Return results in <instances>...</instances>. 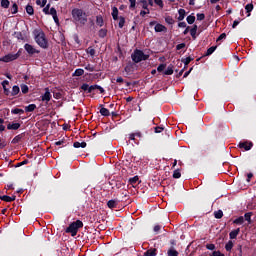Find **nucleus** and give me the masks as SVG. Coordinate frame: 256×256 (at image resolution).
Listing matches in <instances>:
<instances>
[{
	"label": "nucleus",
	"mask_w": 256,
	"mask_h": 256,
	"mask_svg": "<svg viewBox=\"0 0 256 256\" xmlns=\"http://www.w3.org/2000/svg\"><path fill=\"white\" fill-rule=\"evenodd\" d=\"M226 37H227V34L222 33V34L218 37L217 41H222V39H226Z\"/></svg>",
	"instance_id": "nucleus-61"
},
{
	"label": "nucleus",
	"mask_w": 256,
	"mask_h": 256,
	"mask_svg": "<svg viewBox=\"0 0 256 256\" xmlns=\"http://www.w3.org/2000/svg\"><path fill=\"white\" fill-rule=\"evenodd\" d=\"M193 61V58L191 56L186 57L184 59H182V62L184 63V65H188Z\"/></svg>",
	"instance_id": "nucleus-37"
},
{
	"label": "nucleus",
	"mask_w": 256,
	"mask_h": 256,
	"mask_svg": "<svg viewBox=\"0 0 256 256\" xmlns=\"http://www.w3.org/2000/svg\"><path fill=\"white\" fill-rule=\"evenodd\" d=\"M1 201H6V203H11L12 201H15V196H1L0 197Z\"/></svg>",
	"instance_id": "nucleus-13"
},
{
	"label": "nucleus",
	"mask_w": 256,
	"mask_h": 256,
	"mask_svg": "<svg viewBox=\"0 0 256 256\" xmlns=\"http://www.w3.org/2000/svg\"><path fill=\"white\" fill-rule=\"evenodd\" d=\"M20 55V51H18L16 54L10 53L0 58V61H3L4 63H10V61L19 59Z\"/></svg>",
	"instance_id": "nucleus-6"
},
{
	"label": "nucleus",
	"mask_w": 256,
	"mask_h": 256,
	"mask_svg": "<svg viewBox=\"0 0 256 256\" xmlns=\"http://www.w3.org/2000/svg\"><path fill=\"white\" fill-rule=\"evenodd\" d=\"M157 71H159V73H161L162 71H165V64H160L157 68Z\"/></svg>",
	"instance_id": "nucleus-54"
},
{
	"label": "nucleus",
	"mask_w": 256,
	"mask_h": 256,
	"mask_svg": "<svg viewBox=\"0 0 256 256\" xmlns=\"http://www.w3.org/2000/svg\"><path fill=\"white\" fill-rule=\"evenodd\" d=\"M50 5H46L43 8V13H45V15H52L54 23H56V25H59V17L57 16V10L55 8H50Z\"/></svg>",
	"instance_id": "nucleus-5"
},
{
	"label": "nucleus",
	"mask_w": 256,
	"mask_h": 256,
	"mask_svg": "<svg viewBox=\"0 0 256 256\" xmlns=\"http://www.w3.org/2000/svg\"><path fill=\"white\" fill-rule=\"evenodd\" d=\"M36 5H39L40 7H44L47 5V0H36Z\"/></svg>",
	"instance_id": "nucleus-43"
},
{
	"label": "nucleus",
	"mask_w": 256,
	"mask_h": 256,
	"mask_svg": "<svg viewBox=\"0 0 256 256\" xmlns=\"http://www.w3.org/2000/svg\"><path fill=\"white\" fill-rule=\"evenodd\" d=\"M124 71H125L126 75H131L133 73V71H135V66L132 63H128L125 66Z\"/></svg>",
	"instance_id": "nucleus-10"
},
{
	"label": "nucleus",
	"mask_w": 256,
	"mask_h": 256,
	"mask_svg": "<svg viewBox=\"0 0 256 256\" xmlns=\"http://www.w3.org/2000/svg\"><path fill=\"white\" fill-rule=\"evenodd\" d=\"M206 249H208L209 251H215V244L206 245Z\"/></svg>",
	"instance_id": "nucleus-51"
},
{
	"label": "nucleus",
	"mask_w": 256,
	"mask_h": 256,
	"mask_svg": "<svg viewBox=\"0 0 256 256\" xmlns=\"http://www.w3.org/2000/svg\"><path fill=\"white\" fill-rule=\"evenodd\" d=\"M130 3V9H135V5L137 3V0H129Z\"/></svg>",
	"instance_id": "nucleus-52"
},
{
	"label": "nucleus",
	"mask_w": 256,
	"mask_h": 256,
	"mask_svg": "<svg viewBox=\"0 0 256 256\" xmlns=\"http://www.w3.org/2000/svg\"><path fill=\"white\" fill-rule=\"evenodd\" d=\"M21 91L22 93L25 95L27 93H29V86L25 85V84H22L21 86Z\"/></svg>",
	"instance_id": "nucleus-34"
},
{
	"label": "nucleus",
	"mask_w": 256,
	"mask_h": 256,
	"mask_svg": "<svg viewBox=\"0 0 256 256\" xmlns=\"http://www.w3.org/2000/svg\"><path fill=\"white\" fill-rule=\"evenodd\" d=\"M131 59L134 63H141V61H147V59H149V55L143 53L141 50H135L131 54Z\"/></svg>",
	"instance_id": "nucleus-3"
},
{
	"label": "nucleus",
	"mask_w": 256,
	"mask_h": 256,
	"mask_svg": "<svg viewBox=\"0 0 256 256\" xmlns=\"http://www.w3.org/2000/svg\"><path fill=\"white\" fill-rule=\"evenodd\" d=\"M73 147H75V149H79L80 147L82 149H85V147H87V143L86 142H74Z\"/></svg>",
	"instance_id": "nucleus-16"
},
{
	"label": "nucleus",
	"mask_w": 256,
	"mask_h": 256,
	"mask_svg": "<svg viewBox=\"0 0 256 256\" xmlns=\"http://www.w3.org/2000/svg\"><path fill=\"white\" fill-rule=\"evenodd\" d=\"M148 13H149V8H147L146 11H145V10H142V11L140 12V15H141V17H145L146 15H148Z\"/></svg>",
	"instance_id": "nucleus-58"
},
{
	"label": "nucleus",
	"mask_w": 256,
	"mask_h": 256,
	"mask_svg": "<svg viewBox=\"0 0 256 256\" xmlns=\"http://www.w3.org/2000/svg\"><path fill=\"white\" fill-rule=\"evenodd\" d=\"M11 113H13V115H19V113H24V111L22 109L16 108L13 109Z\"/></svg>",
	"instance_id": "nucleus-46"
},
{
	"label": "nucleus",
	"mask_w": 256,
	"mask_h": 256,
	"mask_svg": "<svg viewBox=\"0 0 256 256\" xmlns=\"http://www.w3.org/2000/svg\"><path fill=\"white\" fill-rule=\"evenodd\" d=\"M145 256H156L157 255V249H149L144 253Z\"/></svg>",
	"instance_id": "nucleus-18"
},
{
	"label": "nucleus",
	"mask_w": 256,
	"mask_h": 256,
	"mask_svg": "<svg viewBox=\"0 0 256 256\" xmlns=\"http://www.w3.org/2000/svg\"><path fill=\"white\" fill-rule=\"evenodd\" d=\"M240 149H245V151H250L251 147H253L252 142H240L239 143Z\"/></svg>",
	"instance_id": "nucleus-8"
},
{
	"label": "nucleus",
	"mask_w": 256,
	"mask_h": 256,
	"mask_svg": "<svg viewBox=\"0 0 256 256\" xmlns=\"http://www.w3.org/2000/svg\"><path fill=\"white\" fill-rule=\"evenodd\" d=\"M72 18L76 23H81V25L87 23V14L82 9H72Z\"/></svg>",
	"instance_id": "nucleus-2"
},
{
	"label": "nucleus",
	"mask_w": 256,
	"mask_h": 256,
	"mask_svg": "<svg viewBox=\"0 0 256 256\" xmlns=\"http://www.w3.org/2000/svg\"><path fill=\"white\" fill-rule=\"evenodd\" d=\"M112 17L114 21H117V19H119V9H117V7L112 8Z\"/></svg>",
	"instance_id": "nucleus-15"
},
{
	"label": "nucleus",
	"mask_w": 256,
	"mask_h": 256,
	"mask_svg": "<svg viewBox=\"0 0 256 256\" xmlns=\"http://www.w3.org/2000/svg\"><path fill=\"white\" fill-rule=\"evenodd\" d=\"M107 205H108L109 209H113V208H115L116 202L114 200H110V201H108Z\"/></svg>",
	"instance_id": "nucleus-45"
},
{
	"label": "nucleus",
	"mask_w": 256,
	"mask_h": 256,
	"mask_svg": "<svg viewBox=\"0 0 256 256\" xmlns=\"http://www.w3.org/2000/svg\"><path fill=\"white\" fill-rule=\"evenodd\" d=\"M118 27H119L120 29H123V27H125V17H123V16H120V17H119Z\"/></svg>",
	"instance_id": "nucleus-24"
},
{
	"label": "nucleus",
	"mask_w": 256,
	"mask_h": 256,
	"mask_svg": "<svg viewBox=\"0 0 256 256\" xmlns=\"http://www.w3.org/2000/svg\"><path fill=\"white\" fill-rule=\"evenodd\" d=\"M178 27H180V28H185V27H187V23H185V22H179V23H178Z\"/></svg>",
	"instance_id": "nucleus-64"
},
{
	"label": "nucleus",
	"mask_w": 256,
	"mask_h": 256,
	"mask_svg": "<svg viewBox=\"0 0 256 256\" xmlns=\"http://www.w3.org/2000/svg\"><path fill=\"white\" fill-rule=\"evenodd\" d=\"M9 0H1V7H3V9H9Z\"/></svg>",
	"instance_id": "nucleus-31"
},
{
	"label": "nucleus",
	"mask_w": 256,
	"mask_h": 256,
	"mask_svg": "<svg viewBox=\"0 0 256 256\" xmlns=\"http://www.w3.org/2000/svg\"><path fill=\"white\" fill-rule=\"evenodd\" d=\"M214 217L216 219H221L223 217V211L222 210H218V211L214 212Z\"/></svg>",
	"instance_id": "nucleus-35"
},
{
	"label": "nucleus",
	"mask_w": 256,
	"mask_h": 256,
	"mask_svg": "<svg viewBox=\"0 0 256 256\" xmlns=\"http://www.w3.org/2000/svg\"><path fill=\"white\" fill-rule=\"evenodd\" d=\"M24 49L25 51H27L29 55H35V53H39V51H37V49H35V47H33V45L30 44H25Z\"/></svg>",
	"instance_id": "nucleus-7"
},
{
	"label": "nucleus",
	"mask_w": 256,
	"mask_h": 256,
	"mask_svg": "<svg viewBox=\"0 0 256 256\" xmlns=\"http://www.w3.org/2000/svg\"><path fill=\"white\" fill-rule=\"evenodd\" d=\"M81 227H83V222L81 220H77L69 225L66 229V233H71L72 237H75V235H77V231H79Z\"/></svg>",
	"instance_id": "nucleus-4"
},
{
	"label": "nucleus",
	"mask_w": 256,
	"mask_h": 256,
	"mask_svg": "<svg viewBox=\"0 0 256 256\" xmlns=\"http://www.w3.org/2000/svg\"><path fill=\"white\" fill-rule=\"evenodd\" d=\"M140 3H142V8L147 9L149 8V4L147 3V0H139Z\"/></svg>",
	"instance_id": "nucleus-47"
},
{
	"label": "nucleus",
	"mask_w": 256,
	"mask_h": 256,
	"mask_svg": "<svg viewBox=\"0 0 256 256\" xmlns=\"http://www.w3.org/2000/svg\"><path fill=\"white\" fill-rule=\"evenodd\" d=\"M21 127V124L19 123H12L7 125V129L12 130V131H17Z\"/></svg>",
	"instance_id": "nucleus-14"
},
{
	"label": "nucleus",
	"mask_w": 256,
	"mask_h": 256,
	"mask_svg": "<svg viewBox=\"0 0 256 256\" xmlns=\"http://www.w3.org/2000/svg\"><path fill=\"white\" fill-rule=\"evenodd\" d=\"M203 19H205V14H203V13L197 14V20L198 21H203Z\"/></svg>",
	"instance_id": "nucleus-57"
},
{
	"label": "nucleus",
	"mask_w": 256,
	"mask_h": 256,
	"mask_svg": "<svg viewBox=\"0 0 256 256\" xmlns=\"http://www.w3.org/2000/svg\"><path fill=\"white\" fill-rule=\"evenodd\" d=\"M154 3L158 5V7H163V0H154Z\"/></svg>",
	"instance_id": "nucleus-59"
},
{
	"label": "nucleus",
	"mask_w": 256,
	"mask_h": 256,
	"mask_svg": "<svg viewBox=\"0 0 256 256\" xmlns=\"http://www.w3.org/2000/svg\"><path fill=\"white\" fill-rule=\"evenodd\" d=\"M239 233H241V229H240V228H237V229H235V230H232V231L229 233L230 239H237V235H239Z\"/></svg>",
	"instance_id": "nucleus-12"
},
{
	"label": "nucleus",
	"mask_w": 256,
	"mask_h": 256,
	"mask_svg": "<svg viewBox=\"0 0 256 256\" xmlns=\"http://www.w3.org/2000/svg\"><path fill=\"white\" fill-rule=\"evenodd\" d=\"M163 129H164L163 127L158 126L155 128V133H162Z\"/></svg>",
	"instance_id": "nucleus-62"
},
{
	"label": "nucleus",
	"mask_w": 256,
	"mask_h": 256,
	"mask_svg": "<svg viewBox=\"0 0 256 256\" xmlns=\"http://www.w3.org/2000/svg\"><path fill=\"white\" fill-rule=\"evenodd\" d=\"M36 109H37V105L35 104H29L28 106L25 107L26 113H31Z\"/></svg>",
	"instance_id": "nucleus-17"
},
{
	"label": "nucleus",
	"mask_w": 256,
	"mask_h": 256,
	"mask_svg": "<svg viewBox=\"0 0 256 256\" xmlns=\"http://www.w3.org/2000/svg\"><path fill=\"white\" fill-rule=\"evenodd\" d=\"M233 245V241H228V243L225 245L226 251L231 252V250L233 249Z\"/></svg>",
	"instance_id": "nucleus-30"
},
{
	"label": "nucleus",
	"mask_w": 256,
	"mask_h": 256,
	"mask_svg": "<svg viewBox=\"0 0 256 256\" xmlns=\"http://www.w3.org/2000/svg\"><path fill=\"white\" fill-rule=\"evenodd\" d=\"M245 221H248V223H251V212H248L244 215Z\"/></svg>",
	"instance_id": "nucleus-49"
},
{
	"label": "nucleus",
	"mask_w": 256,
	"mask_h": 256,
	"mask_svg": "<svg viewBox=\"0 0 256 256\" xmlns=\"http://www.w3.org/2000/svg\"><path fill=\"white\" fill-rule=\"evenodd\" d=\"M177 51H181V49H185V43L178 44L176 46Z\"/></svg>",
	"instance_id": "nucleus-56"
},
{
	"label": "nucleus",
	"mask_w": 256,
	"mask_h": 256,
	"mask_svg": "<svg viewBox=\"0 0 256 256\" xmlns=\"http://www.w3.org/2000/svg\"><path fill=\"white\" fill-rule=\"evenodd\" d=\"M7 85H9V81L4 80L2 82V86H3V89H4L5 93H9V89H7Z\"/></svg>",
	"instance_id": "nucleus-41"
},
{
	"label": "nucleus",
	"mask_w": 256,
	"mask_h": 256,
	"mask_svg": "<svg viewBox=\"0 0 256 256\" xmlns=\"http://www.w3.org/2000/svg\"><path fill=\"white\" fill-rule=\"evenodd\" d=\"M42 101H45L46 103L51 101V92L49 91V88L45 89V93L42 95Z\"/></svg>",
	"instance_id": "nucleus-9"
},
{
	"label": "nucleus",
	"mask_w": 256,
	"mask_h": 256,
	"mask_svg": "<svg viewBox=\"0 0 256 256\" xmlns=\"http://www.w3.org/2000/svg\"><path fill=\"white\" fill-rule=\"evenodd\" d=\"M131 185H135L139 181V176H134L133 178L129 179Z\"/></svg>",
	"instance_id": "nucleus-38"
},
{
	"label": "nucleus",
	"mask_w": 256,
	"mask_h": 256,
	"mask_svg": "<svg viewBox=\"0 0 256 256\" xmlns=\"http://www.w3.org/2000/svg\"><path fill=\"white\" fill-rule=\"evenodd\" d=\"M190 35L195 39V35H197V25H195V26L190 30Z\"/></svg>",
	"instance_id": "nucleus-39"
},
{
	"label": "nucleus",
	"mask_w": 256,
	"mask_h": 256,
	"mask_svg": "<svg viewBox=\"0 0 256 256\" xmlns=\"http://www.w3.org/2000/svg\"><path fill=\"white\" fill-rule=\"evenodd\" d=\"M84 73H85V70L78 68L73 73V77H81V75H84Z\"/></svg>",
	"instance_id": "nucleus-19"
},
{
	"label": "nucleus",
	"mask_w": 256,
	"mask_h": 256,
	"mask_svg": "<svg viewBox=\"0 0 256 256\" xmlns=\"http://www.w3.org/2000/svg\"><path fill=\"white\" fill-rule=\"evenodd\" d=\"M237 251L239 256H243V247L241 245L237 247Z\"/></svg>",
	"instance_id": "nucleus-55"
},
{
	"label": "nucleus",
	"mask_w": 256,
	"mask_h": 256,
	"mask_svg": "<svg viewBox=\"0 0 256 256\" xmlns=\"http://www.w3.org/2000/svg\"><path fill=\"white\" fill-rule=\"evenodd\" d=\"M103 17L102 16H97L96 17V25H98L99 27H103Z\"/></svg>",
	"instance_id": "nucleus-28"
},
{
	"label": "nucleus",
	"mask_w": 256,
	"mask_h": 256,
	"mask_svg": "<svg viewBox=\"0 0 256 256\" xmlns=\"http://www.w3.org/2000/svg\"><path fill=\"white\" fill-rule=\"evenodd\" d=\"M217 49V46H212L210 47L207 52H206V55L209 56V55H213V53H215V50Z\"/></svg>",
	"instance_id": "nucleus-33"
},
{
	"label": "nucleus",
	"mask_w": 256,
	"mask_h": 256,
	"mask_svg": "<svg viewBox=\"0 0 256 256\" xmlns=\"http://www.w3.org/2000/svg\"><path fill=\"white\" fill-rule=\"evenodd\" d=\"M20 91H21V89L19 88V86H13L11 95L12 96L19 95Z\"/></svg>",
	"instance_id": "nucleus-25"
},
{
	"label": "nucleus",
	"mask_w": 256,
	"mask_h": 256,
	"mask_svg": "<svg viewBox=\"0 0 256 256\" xmlns=\"http://www.w3.org/2000/svg\"><path fill=\"white\" fill-rule=\"evenodd\" d=\"M19 11V7L17 6V3H14L11 7V13L12 15H15Z\"/></svg>",
	"instance_id": "nucleus-32"
},
{
	"label": "nucleus",
	"mask_w": 256,
	"mask_h": 256,
	"mask_svg": "<svg viewBox=\"0 0 256 256\" xmlns=\"http://www.w3.org/2000/svg\"><path fill=\"white\" fill-rule=\"evenodd\" d=\"M186 21L189 25H193L195 23V16L193 15H189L187 18H186Z\"/></svg>",
	"instance_id": "nucleus-29"
},
{
	"label": "nucleus",
	"mask_w": 256,
	"mask_h": 256,
	"mask_svg": "<svg viewBox=\"0 0 256 256\" xmlns=\"http://www.w3.org/2000/svg\"><path fill=\"white\" fill-rule=\"evenodd\" d=\"M154 30L156 31V33H163V32L165 33L167 32V27H165L162 24H156L154 27Z\"/></svg>",
	"instance_id": "nucleus-11"
},
{
	"label": "nucleus",
	"mask_w": 256,
	"mask_h": 256,
	"mask_svg": "<svg viewBox=\"0 0 256 256\" xmlns=\"http://www.w3.org/2000/svg\"><path fill=\"white\" fill-rule=\"evenodd\" d=\"M89 88H90L89 84H83L81 86L82 91H88V93H89Z\"/></svg>",
	"instance_id": "nucleus-53"
},
{
	"label": "nucleus",
	"mask_w": 256,
	"mask_h": 256,
	"mask_svg": "<svg viewBox=\"0 0 256 256\" xmlns=\"http://www.w3.org/2000/svg\"><path fill=\"white\" fill-rule=\"evenodd\" d=\"M165 75H173V68L171 67H168L166 70H165Z\"/></svg>",
	"instance_id": "nucleus-50"
},
{
	"label": "nucleus",
	"mask_w": 256,
	"mask_h": 256,
	"mask_svg": "<svg viewBox=\"0 0 256 256\" xmlns=\"http://www.w3.org/2000/svg\"><path fill=\"white\" fill-rule=\"evenodd\" d=\"M178 15V21H183L185 19V9H179Z\"/></svg>",
	"instance_id": "nucleus-21"
},
{
	"label": "nucleus",
	"mask_w": 256,
	"mask_h": 256,
	"mask_svg": "<svg viewBox=\"0 0 256 256\" xmlns=\"http://www.w3.org/2000/svg\"><path fill=\"white\" fill-rule=\"evenodd\" d=\"M239 23H241V20H235L233 22L232 28L235 29V27H237V25H239Z\"/></svg>",
	"instance_id": "nucleus-63"
},
{
	"label": "nucleus",
	"mask_w": 256,
	"mask_h": 256,
	"mask_svg": "<svg viewBox=\"0 0 256 256\" xmlns=\"http://www.w3.org/2000/svg\"><path fill=\"white\" fill-rule=\"evenodd\" d=\"M174 179H180L181 178V172L179 170H175L173 173Z\"/></svg>",
	"instance_id": "nucleus-44"
},
{
	"label": "nucleus",
	"mask_w": 256,
	"mask_h": 256,
	"mask_svg": "<svg viewBox=\"0 0 256 256\" xmlns=\"http://www.w3.org/2000/svg\"><path fill=\"white\" fill-rule=\"evenodd\" d=\"M26 13H28V15H34L35 10L33 9V6L27 5L26 6Z\"/></svg>",
	"instance_id": "nucleus-27"
},
{
	"label": "nucleus",
	"mask_w": 256,
	"mask_h": 256,
	"mask_svg": "<svg viewBox=\"0 0 256 256\" xmlns=\"http://www.w3.org/2000/svg\"><path fill=\"white\" fill-rule=\"evenodd\" d=\"M86 53H88V55H91V57H95V49H93L92 47H89L86 50Z\"/></svg>",
	"instance_id": "nucleus-40"
},
{
	"label": "nucleus",
	"mask_w": 256,
	"mask_h": 256,
	"mask_svg": "<svg viewBox=\"0 0 256 256\" xmlns=\"http://www.w3.org/2000/svg\"><path fill=\"white\" fill-rule=\"evenodd\" d=\"M33 35L39 47H41L42 49H47L49 47V43L47 42V38L45 37V32H43V30L35 29L33 31Z\"/></svg>",
	"instance_id": "nucleus-1"
},
{
	"label": "nucleus",
	"mask_w": 256,
	"mask_h": 256,
	"mask_svg": "<svg viewBox=\"0 0 256 256\" xmlns=\"http://www.w3.org/2000/svg\"><path fill=\"white\" fill-rule=\"evenodd\" d=\"M233 223H235V225H243V223H245V218H243V216H240L239 218L235 219Z\"/></svg>",
	"instance_id": "nucleus-22"
},
{
	"label": "nucleus",
	"mask_w": 256,
	"mask_h": 256,
	"mask_svg": "<svg viewBox=\"0 0 256 256\" xmlns=\"http://www.w3.org/2000/svg\"><path fill=\"white\" fill-rule=\"evenodd\" d=\"M165 22L168 23V25H173L175 23V20L171 16H167L165 18Z\"/></svg>",
	"instance_id": "nucleus-36"
},
{
	"label": "nucleus",
	"mask_w": 256,
	"mask_h": 256,
	"mask_svg": "<svg viewBox=\"0 0 256 256\" xmlns=\"http://www.w3.org/2000/svg\"><path fill=\"white\" fill-rule=\"evenodd\" d=\"M100 114L103 115V117H109V115H110L109 109H107V108H101V109H100Z\"/></svg>",
	"instance_id": "nucleus-26"
},
{
	"label": "nucleus",
	"mask_w": 256,
	"mask_h": 256,
	"mask_svg": "<svg viewBox=\"0 0 256 256\" xmlns=\"http://www.w3.org/2000/svg\"><path fill=\"white\" fill-rule=\"evenodd\" d=\"M98 35H99V37H102V38L106 37L107 36V30L106 29L99 30Z\"/></svg>",
	"instance_id": "nucleus-42"
},
{
	"label": "nucleus",
	"mask_w": 256,
	"mask_h": 256,
	"mask_svg": "<svg viewBox=\"0 0 256 256\" xmlns=\"http://www.w3.org/2000/svg\"><path fill=\"white\" fill-rule=\"evenodd\" d=\"M168 256H179V252H177V250H175V248L171 247L168 252H167Z\"/></svg>",
	"instance_id": "nucleus-20"
},
{
	"label": "nucleus",
	"mask_w": 256,
	"mask_h": 256,
	"mask_svg": "<svg viewBox=\"0 0 256 256\" xmlns=\"http://www.w3.org/2000/svg\"><path fill=\"white\" fill-rule=\"evenodd\" d=\"M245 10L247 11V13H248V15H247V17H251V11H253V4H247L246 6H245Z\"/></svg>",
	"instance_id": "nucleus-23"
},
{
	"label": "nucleus",
	"mask_w": 256,
	"mask_h": 256,
	"mask_svg": "<svg viewBox=\"0 0 256 256\" xmlns=\"http://www.w3.org/2000/svg\"><path fill=\"white\" fill-rule=\"evenodd\" d=\"M4 123L5 120L3 118H0V132L5 131V125H3Z\"/></svg>",
	"instance_id": "nucleus-48"
},
{
	"label": "nucleus",
	"mask_w": 256,
	"mask_h": 256,
	"mask_svg": "<svg viewBox=\"0 0 256 256\" xmlns=\"http://www.w3.org/2000/svg\"><path fill=\"white\" fill-rule=\"evenodd\" d=\"M98 85H91L89 88V93H93V91L97 90Z\"/></svg>",
	"instance_id": "nucleus-60"
}]
</instances>
